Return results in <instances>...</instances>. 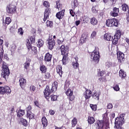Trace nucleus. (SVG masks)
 <instances>
[{"label": "nucleus", "mask_w": 129, "mask_h": 129, "mask_svg": "<svg viewBox=\"0 0 129 129\" xmlns=\"http://www.w3.org/2000/svg\"><path fill=\"white\" fill-rule=\"evenodd\" d=\"M19 82L20 87L24 89L26 87V84H27V80L24 78H22L19 80Z\"/></svg>", "instance_id": "nucleus-18"}, {"label": "nucleus", "mask_w": 129, "mask_h": 129, "mask_svg": "<svg viewBox=\"0 0 129 129\" xmlns=\"http://www.w3.org/2000/svg\"><path fill=\"white\" fill-rule=\"evenodd\" d=\"M90 106L93 111H96L97 110V105H94L93 104H90Z\"/></svg>", "instance_id": "nucleus-43"}, {"label": "nucleus", "mask_w": 129, "mask_h": 129, "mask_svg": "<svg viewBox=\"0 0 129 129\" xmlns=\"http://www.w3.org/2000/svg\"><path fill=\"white\" fill-rule=\"evenodd\" d=\"M9 75L10 69H9V66L7 65L6 62L3 61L2 76L3 78H5V79H7V78L9 77Z\"/></svg>", "instance_id": "nucleus-4"}, {"label": "nucleus", "mask_w": 129, "mask_h": 129, "mask_svg": "<svg viewBox=\"0 0 129 129\" xmlns=\"http://www.w3.org/2000/svg\"><path fill=\"white\" fill-rule=\"evenodd\" d=\"M70 14L71 15L72 17L75 16V12L73 11V10H70Z\"/></svg>", "instance_id": "nucleus-56"}, {"label": "nucleus", "mask_w": 129, "mask_h": 129, "mask_svg": "<svg viewBox=\"0 0 129 129\" xmlns=\"http://www.w3.org/2000/svg\"><path fill=\"white\" fill-rule=\"evenodd\" d=\"M77 124V118L74 117L72 120V127H75Z\"/></svg>", "instance_id": "nucleus-40"}, {"label": "nucleus", "mask_w": 129, "mask_h": 129, "mask_svg": "<svg viewBox=\"0 0 129 129\" xmlns=\"http://www.w3.org/2000/svg\"><path fill=\"white\" fill-rule=\"evenodd\" d=\"M34 103L36 106L37 107H39L40 106V103H39V101L36 100L34 101Z\"/></svg>", "instance_id": "nucleus-59"}, {"label": "nucleus", "mask_w": 129, "mask_h": 129, "mask_svg": "<svg viewBox=\"0 0 129 129\" xmlns=\"http://www.w3.org/2000/svg\"><path fill=\"white\" fill-rule=\"evenodd\" d=\"M57 88H58V82H54L52 84V86L50 89V87L47 86L44 91V95L47 100L50 99V95L53 92L57 91Z\"/></svg>", "instance_id": "nucleus-1"}, {"label": "nucleus", "mask_w": 129, "mask_h": 129, "mask_svg": "<svg viewBox=\"0 0 129 129\" xmlns=\"http://www.w3.org/2000/svg\"><path fill=\"white\" fill-rule=\"evenodd\" d=\"M30 63H31V59H28L26 61V62L24 64V68L26 69V70H28V68L30 67Z\"/></svg>", "instance_id": "nucleus-33"}, {"label": "nucleus", "mask_w": 129, "mask_h": 129, "mask_svg": "<svg viewBox=\"0 0 129 129\" xmlns=\"http://www.w3.org/2000/svg\"><path fill=\"white\" fill-rule=\"evenodd\" d=\"M27 117L29 118V119H34L35 117V114L32 112H28L27 113Z\"/></svg>", "instance_id": "nucleus-31"}, {"label": "nucleus", "mask_w": 129, "mask_h": 129, "mask_svg": "<svg viewBox=\"0 0 129 129\" xmlns=\"http://www.w3.org/2000/svg\"><path fill=\"white\" fill-rule=\"evenodd\" d=\"M59 49L61 55H68L69 52V47L65 46V45H61Z\"/></svg>", "instance_id": "nucleus-13"}, {"label": "nucleus", "mask_w": 129, "mask_h": 129, "mask_svg": "<svg viewBox=\"0 0 129 129\" xmlns=\"http://www.w3.org/2000/svg\"><path fill=\"white\" fill-rule=\"evenodd\" d=\"M47 44V47L49 50L52 51V49H54L55 46V40L53 39L52 36H49L48 39L46 40Z\"/></svg>", "instance_id": "nucleus-8"}, {"label": "nucleus", "mask_w": 129, "mask_h": 129, "mask_svg": "<svg viewBox=\"0 0 129 129\" xmlns=\"http://www.w3.org/2000/svg\"><path fill=\"white\" fill-rule=\"evenodd\" d=\"M18 33L20 35H21V36H23L24 35V31L23 30V28H20L18 29Z\"/></svg>", "instance_id": "nucleus-50"}, {"label": "nucleus", "mask_w": 129, "mask_h": 129, "mask_svg": "<svg viewBox=\"0 0 129 129\" xmlns=\"http://www.w3.org/2000/svg\"><path fill=\"white\" fill-rule=\"evenodd\" d=\"M118 13H119V8L114 7L113 9V11L110 13V15L112 17H117L118 16Z\"/></svg>", "instance_id": "nucleus-16"}, {"label": "nucleus", "mask_w": 129, "mask_h": 129, "mask_svg": "<svg viewBox=\"0 0 129 129\" xmlns=\"http://www.w3.org/2000/svg\"><path fill=\"white\" fill-rule=\"evenodd\" d=\"M112 107H113V106L112 105V104H111V103H109L107 105V108H108V109H111V108H112Z\"/></svg>", "instance_id": "nucleus-58"}, {"label": "nucleus", "mask_w": 129, "mask_h": 129, "mask_svg": "<svg viewBox=\"0 0 129 129\" xmlns=\"http://www.w3.org/2000/svg\"><path fill=\"white\" fill-rule=\"evenodd\" d=\"M44 78L45 79H49L51 78V74L50 72H46L45 73H43Z\"/></svg>", "instance_id": "nucleus-42"}, {"label": "nucleus", "mask_w": 129, "mask_h": 129, "mask_svg": "<svg viewBox=\"0 0 129 129\" xmlns=\"http://www.w3.org/2000/svg\"><path fill=\"white\" fill-rule=\"evenodd\" d=\"M0 94L3 95L6 94L5 87H0Z\"/></svg>", "instance_id": "nucleus-49"}, {"label": "nucleus", "mask_w": 129, "mask_h": 129, "mask_svg": "<svg viewBox=\"0 0 129 129\" xmlns=\"http://www.w3.org/2000/svg\"><path fill=\"white\" fill-rule=\"evenodd\" d=\"M57 43L58 45H61L63 43V41H62L61 40L57 39Z\"/></svg>", "instance_id": "nucleus-62"}, {"label": "nucleus", "mask_w": 129, "mask_h": 129, "mask_svg": "<svg viewBox=\"0 0 129 129\" xmlns=\"http://www.w3.org/2000/svg\"><path fill=\"white\" fill-rule=\"evenodd\" d=\"M106 25L107 27H117L118 26V20L113 18L106 20Z\"/></svg>", "instance_id": "nucleus-6"}, {"label": "nucleus", "mask_w": 129, "mask_h": 129, "mask_svg": "<svg viewBox=\"0 0 129 129\" xmlns=\"http://www.w3.org/2000/svg\"><path fill=\"white\" fill-rule=\"evenodd\" d=\"M115 127H116V128H117V129H124V128H123V127H121V125H119L118 124L117 125V126L116 127V126H115Z\"/></svg>", "instance_id": "nucleus-63"}, {"label": "nucleus", "mask_w": 129, "mask_h": 129, "mask_svg": "<svg viewBox=\"0 0 129 129\" xmlns=\"http://www.w3.org/2000/svg\"><path fill=\"white\" fill-rule=\"evenodd\" d=\"M42 123L43 124V127H46L48 125V120H47V118L46 117L43 116L42 118Z\"/></svg>", "instance_id": "nucleus-29"}, {"label": "nucleus", "mask_w": 129, "mask_h": 129, "mask_svg": "<svg viewBox=\"0 0 129 129\" xmlns=\"http://www.w3.org/2000/svg\"><path fill=\"white\" fill-rule=\"evenodd\" d=\"M100 94H101V93L100 92H95L92 94V97L93 99H95V100H99V96H100Z\"/></svg>", "instance_id": "nucleus-20"}, {"label": "nucleus", "mask_w": 129, "mask_h": 129, "mask_svg": "<svg viewBox=\"0 0 129 129\" xmlns=\"http://www.w3.org/2000/svg\"><path fill=\"white\" fill-rule=\"evenodd\" d=\"M31 33L32 34V35H33V36H35V35H36V29L34 28H33L31 30Z\"/></svg>", "instance_id": "nucleus-60"}, {"label": "nucleus", "mask_w": 129, "mask_h": 129, "mask_svg": "<svg viewBox=\"0 0 129 129\" xmlns=\"http://www.w3.org/2000/svg\"><path fill=\"white\" fill-rule=\"evenodd\" d=\"M0 50V64H2V62H3V58H4V47L2 46Z\"/></svg>", "instance_id": "nucleus-35"}, {"label": "nucleus", "mask_w": 129, "mask_h": 129, "mask_svg": "<svg viewBox=\"0 0 129 129\" xmlns=\"http://www.w3.org/2000/svg\"><path fill=\"white\" fill-rule=\"evenodd\" d=\"M124 116L125 114H121L120 115V117L116 118L115 120V126L117 127V125H122L123 123H124Z\"/></svg>", "instance_id": "nucleus-7"}, {"label": "nucleus", "mask_w": 129, "mask_h": 129, "mask_svg": "<svg viewBox=\"0 0 129 129\" xmlns=\"http://www.w3.org/2000/svg\"><path fill=\"white\" fill-rule=\"evenodd\" d=\"M124 41L125 43H126L127 46L129 47V38L127 37H125L124 39Z\"/></svg>", "instance_id": "nucleus-57"}, {"label": "nucleus", "mask_w": 129, "mask_h": 129, "mask_svg": "<svg viewBox=\"0 0 129 129\" xmlns=\"http://www.w3.org/2000/svg\"><path fill=\"white\" fill-rule=\"evenodd\" d=\"M55 3V9H57L58 11H62V9H63V4L61 3V1L60 0H57Z\"/></svg>", "instance_id": "nucleus-19"}, {"label": "nucleus", "mask_w": 129, "mask_h": 129, "mask_svg": "<svg viewBox=\"0 0 129 129\" xmlns=\"http://www.w3.org/2000/svg\"><path fill=\"white\" fill-rule=\"evenodd\" d=\"M117 59L119 63H122L124 61V54L119 50H117Z\"/></svg>", "instance_id": "nucleus-10"}, {"label": "nucleus", "mask_w": 129, "mask_h": 129, "mask_svg": "<svg viewBox=\"0 0 129 129\" xmlns=\"http://www.w3.org/2000/svg\"><path fill=\"white\" fill-rule=\"evenodd\" d=\"M104 38L105 40H107V41H112L113 39L109 33H105L104 35Z\"/></svg>", "instance_id": "nucleus-25"}, {"label": "nucleus", "mask_w": 129, "mask_h": 129, "mask_svg": "<svg viewBox=\"0 0 129 129\" xmlns=\"http://www.w3.org/2000/svg\"><path fill=\"white\" fill-rule=\"evenodd\" d=\"M25 115V110L22 109H19L18 112H17V116L18 117H21V116H23Z\"/></svg>", "instance_id": "nucleus-36"}, {"label": "nucleus", "mask_w": 129, "mask_h": 129, "mask_svg": "<svg viewBox=\"0 0 129 129\" xmlns=\"http://www.w3.org/2000/svg\"><path fill=\"white\" fill-rule=\"evenodd\" d=\"M31 50L32 52H34V55H37L38 50H37V47L36 46H32L31 48Z\"/></svg>", "instance_id": "nucleus-45"}, {"label": "nucleus", "mask_w": 129, "mask_h": 129, "mask_svg": "<svg viewBox=\"0 0 129 129\" xmlns=\"http://www.w3.org/2000/svg\"><path fill=\"white\" fill-rule=\"evenodd\" d=\"M29 40H30L31 44H34V43L36 42V38L35 35L30 36Z\"/></svg>", "instance_id": "nucleus-48"}, {"label": "nucleus", "mask_w": 129, "mask_h": 129, "mask_svg": "<svg viewBox=\"0 0 129 129\" xmlns=\"http://www.w3.org/2000/svg\"><path fill=\"white\" fill-rule=\"evenodd\" d=\"M98 76H103L104 75V71H101L100 69H98Z\"/></svg>", "instance_id": "nucleus-51"}, {"label": "nucleus", "mask_w": 129, "mask_h": 129, "mask_svg": "<svg viewBox=\"0 0 129 129\" xmlns=\"http://www.w3.org/2000/svg\"><path fill=\"white\" fill-rule=\"evenodd\" d=\"M78 57L77 56L71 59L72 65L74 69H79V63H78Z\"/></svg>", "instance_id": "nucleus-11"}, {"label": "nucleus", "mask_w": 129, "mask_h": 129, "mask_svg": "<svg viewBox=\"0 0 129 129\" xmlns=\"http://www.w3.org/2000/svg\"><path fill=\"white\" fill-rule=\"evenodd\" d=\"M121 8H122V10L123 12H126V11L129 10L128 5H127L126 4H123L121 5Z\"/></svg>", "instance_id": "nucleus-34"}, {"label": "nucleus", "mask_w": 129, "mask_h": 129, "mask_svg": "<svg viewBox=\"0 0 129 129\" xmlns=\"http://www.w3.org/2000/svg\"><path fill=\"white\" fill-rule=\"evenodd\" d=\"M44 61L46 62L50 63L51 61H52V54H50L49 52L46 53L44 56Z\"/></svg>", "instance_id": "nucleus-17"}, {"label": "nucleus", "mask_w": 129, "mask_h": 129, "mask_svg": "<svg viewBox=\"0 0 129 129\" xmlns=\"http://www.w3.org/2000/svg\"><path fill=\"white\" fill-rule=\"evenodd\" d=\"M113 88L115 91H119V86L118 85H116L115 86L113 87Z\"/></svg>", "instance_id": "nucleus-52"}, {"label": "nucleus", "mask_w": 129, "mask_h": 129, "mask_svg": "<svg viewBox=\"0 0 129 129\" xmlns=\"http://www.w3.org/2000/svg\"><path fill=\"white\" fill-rule=\"evenodd\" d=\"M119 76L121 78H125L126 77V73H125L123 70L121 69L119 71Z\"/></svg>", "instance_id": "nucleus-26"}, {"label": "nucleus", "mask_w": 129, "mask_h": 129, "mask_svg": "<svg viewBox=\"0 0 129 129\" xmlns=\"http://www.w3.org/2000/svg\"><path fill=\"white\" fill-rule=\"evenodd\" d=\"M64 16H65V9H62L56 14L55 17L58 20H62L64 18Z\"/></svg>", "instance_id": "nucleus-15"}, {"label": "nucleus", "mask_w": 129, "mask_h": 129, "mask_svg": "<svg viewBox=\"0 0 129 129\" xmlns=\"http://www.w3.org/2000/svg\"><path fill=\"white\" fill-rule=\"evenodd\" d=\"M92 11L93 13H96V9H95V8L93 7L92 8Z\"/></svg>", "instance_id": "nucleus-64"}, {"label": "nucleus", "mask_w": 129, "mask_h": 129, "mask_svg": "<svg viewBox=\"0 0 129 129\" xmlns=\"http://www.w3.org/2000/svg\"><path fill=\"white\" fill-rule=\"evenodd\" d=\"M49 114L50 115H54V114H55V111L52 109H50L49 110Z\"/></svg>", "instance_id": "nucleus-61"}, {"label": "nucleus", "mask_w": 129, "mask_h": 129, "mask_svg": "<svg viewBox=\"0 0 129 129\" xmlns=\"http://www.w3.org/2000/svg\"><path fill=\"white\" fill-rule=\"evenodd\" d=\"M35 90H36V87H35V86H31L30 91H31V92H35Z\"/></svg>", "instance_id": "nucleus-55"}, {"label": "nucleus", "mask_w": 129, "mask_h": 129, "mask_svg": "<svg viewBox=\"0 0 129 129\" xmlns=\"http://www.w3.org/2000/svg\"><path fill=\"white\" fill-rule=\"evenodd\" d=\"M17 11V7L14 5H9L7 7V12L8 14H14Z\"/></svg>", "instance_id": "nucleus-12"}, {"label": "nucleus", "mask_w": 129, "mask_h": 129, "mask_svg": "<svg viewBox=\"0 0 129 129\" xmlns=\"http://www.w3.org/2000/svg\"><path fill=\"white\" fill-rule=\"evenodd\" d=\"M91 58L93 59L94 62L98 63L99 62V58H100V55H99V48L98 47H95V50L91 53Z\"/></svg>", "instance_id": "nucleus-5"}, {"label": "nucleus", "mask_w": 129, "mask_h": 129, "mask_svg": "<svg viewBox=\"0 0 129 129\" xmlns=\"http://www.w3.org/2000/svg\"><path fill=\"white\" fill-rule=\"evenodd\" d=\"M43 6L45 8H47L45 9L43 22H42L43 24H44V23H46L47 20L49 19V17L51 14V8H50V3L48 1H44Z\"/></svg>", "instance_id": "nucleus-3"}, {"label": "nucleus", "mask_w": 129, "mask_h": 129, "mask_svg": "<svg viewBox=\"0 0 129 129\" xmlns=\"http://www.w3.org/2000/svg\"><path fill=\"white\" fill-rule=\"evenodd\" d=\"M96 36V31H93V32L91 35V38H95Z\"/></svg>", "instance_id": "nucleus-54"}, {"label": "nucleus", "mask_w": 129, "mask_h": 129, "mask_svg": "<svg viewBox=\"0 0 129 129\" xmlns=\"http://www.w3.org/2000/svg\"><path fill=\"white\" fill-rule=\"evenodd\" d=\"M87 38V36L85 34H83L80 39V43L81 44H84V43H85L86 42Z\"/></svg>", "instance_id": "nucleus-24"}, {"label": "nucleus", "mask_w": 129, "mask_h": 129, "mask_svg": "<svg viewBox=\"0 0 129 129\" xmlns=\"http://www.w3.org/2000/svg\"><path fill=\"white\" fill-rule=\"evenodd\" d=\"M37 45V47H38L39 48L43 47V46H44V41H43L42 39H38Z\"/></svg>", "instance_id": "nucleus-37"}, {"label": "nucleus", "mask_w": 129, "mask_h": 129, "mask_svg": "<svg viewBox=\"0 0 129 129\" xmlns=\"http://www.w3.org/2000/svg\"><path fill=\"white\" fill-rule=\"evenodd\" d=\"M58 96L55 95H50V99L51 101H57Z\"/></svg>", "instance_id": "nucleus-44"}, {"label": "nucleus", "mask_w": 129, "mask_h": 129, "mask_svg": "<svg viewBox=\"0 0 129 129\" xmlns=\"http://www.w3.org/2000/svg\"><path fill=\"white\" fill-rule=\"evenodd\" d=\"M103 120H100L97 123V129H107L109 128V124L108 123V117L107 113H105L102 115Z\"/></svg>", "instance_id": "nucleus-2"}, {"label": "nucleus", "mask_w": 129, "mask_h": 129, "mask_svg": "<svg viewBox=\"0 0 129 129\" xmlns=\"http://www.w3.org/2000/svg\"><path fill=\"white\" fill-rule=\"evenodd\" d=\"M114 36L115 38L116 37L120 39V37H121V31H120V30H117Z\"/></svg>", "instance_id": "nucleus-39"}, {"label": "nucleus", "mask_w": 129, "mask_h": 129, "mask_svg": "<svg viewBox=\"0 0 129 129\" xmlns=\"http://www.w3.org/2000/svg\"><path fill=\"white\" fill-rule=\"evenodd\" d=\"M39 70L41 71V73L44 74L47 72V69L46 66L43 64L40 66Z\"/></svg>", "instance_id": "nucleus-30"}, {"label": "nucleus", "mask_w": 129, "mask_h": 129, "mask_svg": "<svg viewBox=\"0 0 129 129\" xmlns=\"http://www.w3.org/2000/svg\"><path fill=\"white\" fill-rule=\"evenodd\" d=\"M92 95V91L91 90L86 89V91L84 93V97H85L86 100L87 99H90Z\"/></svg>", "instance_id": "nucleus-14"}, {"label": "nucleus", "mask_w": 129, "mask_h": 129, "mask_svg": "<svg viewBox=\"0 0 129 129\" xmlns=\"http://www.w3.org/2000/svg\"><path fill=\"white\" fill-rule=\"evenodd\" d=\"M66 94L70 101L69 103H70V101H73L75 99V96L73 95V91L71 89H68L66 92Z\"/></svg>", "instance_id": "nucleus-9"}, {"label": "nucleus", "mask_w": 129, "mask_h": 129, "mask_svg": "<svg viewBox=\"0 0 129 129\" xmlns=\"http://www.w3.org/2000/svg\"><path fill=\"white\" fill-rule=\"evenodd\" d=\"M31 110H32V106L29 105L27 108H26L27 113L31 112Z\"/></svg>", "instance_id": "nucleus-53"}, {"label": "nucleus", "mask_w": 129, "mask_h": 129, "mask_svg": "<svg viewBox=\"0 0 129 129\" xmlns=\"http://www.w3.org/2000/svg\"><path fill=\"white\" fill-rule=\"evenodd\" d=\"M12 23V19L10 17H6L5 19V24L7 25H10Z\"/></svg>", "instance_id": "nucleus-46"}, {"label": "nucleus", "mask_w": 129, "mask_h": 129, "mask_svg": "<svg viewBox=\"0 0 129 129\" xmlns=\"http://www.w3.org/2000/svg\"><path fill=\"white\" fill-rule=\"evenodd\" d=\"M19 122H20L21 124H23L24 126H25V127H27V126L29 125V123H28V120H27V119H24V118H20Z\"/></svg>", "instance_id": "nucleus-22"}, {"label": "nucleus", "mask_w": 129, "mask_h": 129, "mask_svg": "<svg viewBox=\"0 0 129 129\" xmlns=\"http://www.w3.org/2000/svg\"><path fill=\"white\" fill-rule=\"evenodd\" d=\"M90 24L92 26H97L98 24V20L95 17H93L90 19Z\"/></svg>", "instance_id": "nucleus-23"}, {"label": "nucleus", "mask_w": 129, "mask_h": 129, "mask_svg": "<svg viewBox=\"0 0 129 129\" xmlns=\"http://www.w3.org/2000/svg\"><path fill=\"white\" fill-rule=\"evenodd\" d=\"M56 72L57 74H59L60 77L62 78V75L64 73V72L62 71V66L58 65L56 67Z\"/></svg>", "instance_id": "nucleus-21"}, {"label": "nucleus", "mask_w": 129, "mask_h": 129, "mask_svg": "<svg viewBox=\"0 0 129 129\" xmlns=\"http://www.w3.org/2000/svg\"><path fill=\"white\" fill-rule=\"evenodd\" d=\"M26 46L28 51H31V48L33 46H32V43L30 42V40H29V39H26Z\"/></svg>", "instance_id": "nucleus-28"}, {"label": "nucleus", "mask_w": 129, "mask_h": 129, "mask_svg": "<svg viewBox=\"0 0 129 129\" xmlns=\"http://www.w3.org/2000/svg\"><path fill=\"white\" fill-rule=\"evenodd\" d=\"M53 23L50 20H47L46 22V26L49 28H53Z\"/></svg>", "instance_id": "nucleus-38"}, {"label": "nucleus", "mask_w": 129, "mask_h": 129, "mask_svg": "<svg viewBox=\"0 0 129 129\" xmlns=\"http://www.w3.org/2000/svg\"><path fill=\"white\" fill-rule=\"evenodd\" d=\"M5 93H7L8 94H10L12 92V90L11 89V88L9 86H5Z\"/></svg>", "instance_id": "nucleus-41"}, {"label": "nucleus", "mask_w": 129, "mask_h": 129, "mask_svg": "<svg viewBox=\"0 0 129 129\" xmlns=\"http://www.w3.org/2000/svg\"><path fill=\"white\" fill-rule=\"evenodd\" d=\"M118 37H115V36H114V38L112 40L113 45H116V44L118 43Z\"/></svg>", "instance_id": "nucleus-47"}, {"label": "nucleus", "mask_w": 129, "mask_h": 129, "mask_svg": "<svg viewBox=\"0 0 129 129\" xmlns=\"http://www.w3.org/2000/svg\"><path fill=\"white\" fill-rule=\"evenodd\" d=\"M62 64L63 65H66L67 64V62H68V54L62 55Z\"/></svg>", "instance_id": "nucleus-27"}, {"label": "nucleus", "mask_w": 129, "mask_h": 129, "mask_svg": "<svg viewBox=\"0 0 129 129\" xmlns=\"http://www.w3.org/2000/svg\"><path fill=\"white\" fill-rule=\"evenodd\" d=\"M95 122V119L93 116H89L88 117V122L89 124H92Z\"/></svg>", "instance_id": "nucleus-32"}]
</instances>
